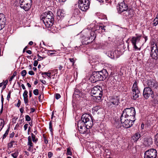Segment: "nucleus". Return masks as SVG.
I'll return each instance as SVG.
<instances>
[{"label":"nucleus","mask_w":158,"mask_h":158,"mask_svg":"<svg viewBox=\"0 0 158 158\" xmlns=\"http://www.w3.org/2000/svg\"><path fill=\"white\" fill-rule=\"evenodd\" d=\"M93 123L92 118L89 114H83L81 119L78 122L77 127L80 132L81 134L85 133L87 129H89L92 126Z\"/></svg>","instance_id":"1"},{"label":"nucleus","mask_w":158,"mask_h":158,"mask_svg":"<svg viewBox=\"0 0 158 158\" xmlns=\"http://www.w3.org/2000/svg\"><path fill=\"white\" fill-rule=\"evenodd\" d=\"M108 73L106 69H103L100 71H94L91 76L89 79L93 83L99 81H104L107 78Z\"/></svg>","instance_id":"2"},{"label":"nucleus","mask_w":158,"mask_h":158,"mask_svg":"<svg viewBox=\"0 0 158 158\" xmlns=\"http://www.w3.org/2000/svg\"><path fill=\"white\" fill-rule=\"evenodd\" d=\"M40 19L48 28L52 26L54 22V15L50 11L45 12L43 15H41Z\"/></svg>","instance_id":"3"},{"label":"nucleus","mask_w":158,"mask_h":158,"mask_svg":"<svg viewBox=\"0 0 158 158\" xmlns=\"http://www.w3.org/2000/svg\"><path fill=\"white\" fill-rule=\"evenodd\" d=\"M92 96L94 98V99L97 102L101 100L102 95V89L101 86L97 85L94 87L91 90Z\"/></svg>","instance_id":"4"},{"label":"nucleus","mask_w":158,"mask_h":158,"mask_svg":"<svg viewBox=\"0 0 158 158\" xmlns=\"http://www.w3.org/2000/svg\"><path fill=\"white\" fill-rule=\"evenodd\" d=\"M135 109L133 107L127 108L124 109L121 116L130 119L131 118L135 119Z\"/></svg>","instance_id":"5"},{"label":"nucleus","mask_w":158,"mask_h":158,"mask_svg":"<svg viewBox=\"0 0 158 158\" xmlns=\"http://www.w3.org/2000/svg\"><path fill=\"white\" fill-rule=\"evenodd\" d=\"M130 119L125 117L121 116L120 121L124 127L128 128L133 125L135 119L131 118Z\"/></svg>","instance_id":"6"},{"label":"nucleus","mask_w":158,"mask_h":158,"mask_svg":"<svg viewBox=\"0 0 158 158\" xmlns=\"http://www.w3.org/2000/svg\"><path fill=\"white\" fill-rule=\"evenodd\" d=\"M89 0H79L78 7L83 11H86L89 8Z\"/></svg>","instance_id":"7"},{"label":"nucleus","mask_w":158,"mask_h":158,"mask_svg":"<svg viewBox=\"0 0 158 158\" xmlns=\"http://www.w3.org/2000/svg\"><path fill=\"white\" fill-rule=\"evenodd\" d=\"M32 0H19L20 7L25 10L28 11L31 7Z\"/></svg>","instance_id":"8"},{"label":"nucleus","mask_w":158,"mask_h":158,"mask_svg":"<svg viewBox=\"0 0 158 158\" xmlns=\"http://www.w3.org/2000/svg\"><path fill=\"white\" fill-rule=\"evenodd\" d=\"M132 98L134 100L138 98L139 95V91L137 85V82L135 81L132 87Z\"/></svg>","instance_id":"9"},{"label":"nucleus","mask_w":158,"mask_h":158,"mask_svg":"<svg viewBox=\"0 0 158 158\" xmlns=\"http://www.w3.org/2000/svg\"><path fill=\"white\" fill-rule=\"evenodd\" d=\"M157 154L156 150L155 149L151 148L145 152L144 158H156Z\"/></svg>","instance_id":"10"},{"label":"nucleus","mask_w":158,"mask_h":158,"mask_svg":"<svg viewBox=\"0 0 158 158\" xmlns=\"http://www.w3.org/2000/svg\"><path fill=\"white\" fill-rule=\"evenodd\" d=\"M150 56L153 59L157 60L158 58V49L156 44H153L152 46Z\"/></svg>","instance_id":"11"},{"label":"nucleus","mask_w":158,"mask_h":158,"mask_svg":"<svg viewBox=\"0 0 158 158\" xmlns=\"http://www.w3.org/2000/svg\"><path fill=\"white\" fill-rule=\"evenodd\" d=\"M140 36L138 35L136 36H133L131 38V41L135 50H139L140 49V48H139L137 47L136 44H137L139 41L140 39Z\"/></svg>","instance_id":"12"},{"label":"nucleus","mask_w":158,"mask_h":158,"mask_svg":"<svg viewBox=\"0 0 158 158\" xmlns=\"http://www.w3.org/2000/svg\"><path fill=\"white\" fill-rule=\"evenodd\" d=\"M147 85L148 87L150 88L153 90L156 89L158 87L157 82L153 79L148 80L147 82Z\"/></svg>","instance_id":"13"},{"label":"nucleus","mask_w":158,"mask_h":158,"mask_svg":"<svg viewBox=\"0 0 158 158\" xmlns=\"http://www.w3.org/2000/svg\"><path fill=\"white\" fill-rule=\"evenodd\" d=\"M153 94L152 89L148 87L145 88L144 89L143 95L145 99H148Z\"/></svg>","instance_id":"14"},{"label":"nucleus","mask_w":158,"mask_h":158,"mask_svg":"<svg viewBox=\"0 0 158 158\" xmlns=\"http://www.w3.org/2000/svg\"><path fill=\"white\" fill-rule=\"evenodd\" d=\"M118 9L119 12L121 13L124 11H127L128 9V6L123 1L119 3Z\"/></svg>","instance_id":"15"},{"label":"nucleus","mask_w":158,"mask_h":158,"mask_svg":"<svg viewBox=\"0 0 158 158\" xmlns=\"http://www.w3.org/2000/svg\"><path fill=\"white\" fill-rule=\"evenodd\" d=\"M6 22L4 15L2 13H0V31L4 27Z\"/></svg>","instance_id":"16"},{"label":"nucleus","mask_w":158,"mask_h":158,"mask_svg":"<svg viewBox=\"0 0 158 158\" xmlns=\"http://www.w3.org/2000/svg\"><path fill=\"white\" fill-rule=\"evenodd\" d=\"M65 15L64 11L61 9H59L56 13V17L57 19H61L63 18Z\"/></svg>","instance_id":"17"},{"label":"nucleus","mask_w":158,"mask_h":158,"mask_svg":"<svg viewBox=\"0 0 158 158\" xmlns=\"http://www.w3.org/2000/svg\"><path fill=\"white\" fill-rule=\"evenodd\" d=\"M28 92L26 90H25L23 94V99L24 103L27 106H29V105L28 104Z\"/></svg>","instance_id":"18"},{"label":"nucleus","mask_w":158,"mask_h":158,"mask_svg":"<svg viewBox=\"0 0 158 158\" xmlns=\"http://www.w3.org/2000/svg\"><path fill=\"white\" fill-rule=\"evenodd\" d=\"M109 102L110 105H113L115 106L118 105L119 103L118 100L117 98H112Z\"/></svg>","instance_id":"19"},{"label":"nucleus","mask_w":158,"mask_h":158,"mask_svg":"<svg viewBox=\"0 0 158 158\" xmlns=\"http://www.w3.org/2000/svg\"><path fill=\"white\" fill-rule=\"evenodd\" d=\"M144 143L147 146H150L152 143V139L150 137L145 138Z\"/></svg>","instance_id":"20"},{"label":"nucleus","mask_w":158,"mask_h":158,"mask_svg":"<svg viewBox=\"0 0 158 158\" xmlns=\"http://www.w3.org/2000/svg\"><path fill=\"white\" fill-rule=\"evenodd\" d=\"M90 36L89 37L88 40H89L87 44H89L92 42L96 37V35L95 32L94 31H91L90 33Z\"/></svg>","instance_id":"21"},{"label":"nucleus","mask_w":158,"mask_h":158,"mask_svg":"<svg viewBox=\"0 0 158 158\" xmlns=\"http://www.w3.org/2000/svg\"><path fill=\"white\" fill-rule=\"evenodd\" d=\"M27 145L29 146L28 149L29 151H30L31 148H33V144L32 142L31 136H30L28 137Z\"/></svg>","instance_id":"22"},{"label":"nucleus","mask_w":158,"mask_h":158,"mask_svg":"<svg viewBox=\"0 0 158 158\" xmlns=\"http://www.w3.org/2000/svg\"><path fill=\"white\" fill-rule=\"evenodd\" d=\"M140 134L136 133L132 137V140L134 142H136L140 137Z\"/></svg>","instance_id":"23"},{"label":"nucleus","mask_w":158,"mask_h":158,"mask_svg":"<svg viewBox=\"0 0 158 158\" xmlns=\"http://www.w3.org/2000/svg\"><path fill=\"white\" fill-rule=\"evenodd\" d=\"M153 25L156 26L158 24V14L156 15V17L153 21Z\"/></svg>","instance_id":"24"},{"label":"nucleus","mask_w":158,"mask_h":158,"mask_svg":"<svg viewBox=\"0 0 158 158\" xmlns=\"http://www.w3.org/2000/svg\"><path fill=\"white\" fill-rule=\"evenodd\" d=\"M31 140H32V141L33 142L36 143L38 141V138L36 137V136L33 133H31Z\"/></svg>","instance_id":"25"},{"label":"nucleus","mask_w":158,"mask_h":158,"mask_svg":"<svg viewBox=\"0 0 158 158\" xmlns=\"http://www.w3.org/2000/svg\"><path fill=\"white\" fill-rule=\"evenodd\" d=\"M4 125V122L3 120L0 119V131L3 127Z\"/></svg>","instance_id":"26"},{"label":"nucleus","mask_w":158,"mask_h":158,"mask_svg":"<svg viewBox=\"0 0 158 158\" xmlns=\"http://www.w3.org/2000/svg\"><path fill=\"white\" fill-rule=\"evenodd\" d=\"M154 140L155 143L157 146H158V133L155 135Z\"/></svg>","instance_id":"27"},{"label":"nucleus","mask_w":158,"mask_h":158,"mask_svg":"<svg viewBox=\"0 0 158 158\" xmlns=\"http://www.w3.org/2000/svg\"><path fill=\"white\" fill-rule=\"evenodd\" d=\"M74 94H75L78 95L79 96H81L82 94L81 92L79 90L77 89L75 90L74 92Z\"/></svg>","instance_id":"28"},{"label":"nucleus","mask_w":158,"mask_h":158,"mask_svg":"<svg viewBox=\"0 0 158 158\" xmlns=\"http://www.w3.org/2000/svg\"><path fill=\"white\" fill-rule=\"evenodd\" d=\"M16 142L15 141H11L10 143L8 144V147L9 148H11L13 147V144Z\"/></svg>","instance_id":"29"},{"label":"nucleus","mask_w":158,"mask_h":158,"mask_svg":"<svg viewBox=\"0 0 158 158\" xmlns=\"http://www.w3.org/2000/svg\"><path fill=\"white\" fill-rule=\"evenodd\" d=\"M66 154L68 155L71 156L72 155V152L70 148H67Z\"/></svg>","instance_id":"30"},{"label":"nucleus","mask_w":158,"mask_h":158,"mask_svg":"<svg viewBox=\"0 0 158 158\" xmlns=\"http://www.w3.org/2000/svg\"><path fill=\"white\" fill-rule=\"evenodd\" d=\"M19 154V153L18 152H15V153H12L11 155V156L14 157H17L18 156Z\"/></svg>","instance_id":"31"},{"label":"nucleus","mask_w":158,"mask_h":158,"mask_svg":"<svg viewBox=\"0 0 158 158\" xmlns=\"http://www.w3.org/2000/svg\"><path fill=\"white\" fill-rule=\"evenodd\" d=\"M51 74V73H50L48 72H42L41 73V74L42 75H46L49 77H50Z\"/></svg>","instance_id":"32"},{"label":"nucleus","mask_w":158,"mask_h":158,"mask_svg":"<svg viewBox=\"0 0 158 158\" xmlns=\"http://www.w3.org/2000/svg\"><path fill=\"white\" fill-rule=\"evenodd\" d=\"M26 74H27V72H26V71L25 70H24L22 71L21 72V75L23 77H25L26 76Z\"/></svg>","instance_id":"33"},{"label":"nucleus","mask_w":158,"mask_h":158,"mask_svg":"<svg viewBox=\"0 0 158 158\" xmlns=\"http://www.w3.org/2000/svg\"><path fill=\"white\" fill-rule=\"evenodd\" d=\"M34 94L35 95H37L39 94V90L38 89H35L33 91Z\"/></svg>","instance_id":"34"},{"label":"nucleus","mask_w":158,"mask_h":158,"mask_svg":"<svg viewBox=\"0 0 158 158\" xmlns=\"http://www.w3.org/2000/svg\"><path fill=\"white\" fill-rule=\"evenodd\" d=\"M49 129L50 131L52 132V123L51 122H50L49 123Z\"/></svg>","instance_id":"35"},{"label":"nucleus","mask_w":158,"mask_h":158,"mask_svg":"<svg viewBox=\"0 0 158 158\" xmlns=\"http://www.w3.org/2000/svg\"><path fill=\"white\" fill-rule=\"evenodd\" d=\"M26 121H29L31 120L30 117L28 115H27L25 116Z\"/></svg>","instance_id":"36"},{"label":"nucleus","mask_w":158,"mask_h":158,"mask_svg":"<svg viewBox=\"0 0 158 158\" xmlns=\"http://www.w3.org/2000/svg\"><path fill=\"white\" fill-rule=\"evenodd\" d=\"M11 91H10L9 93H8V94L7 96V100L8 101H9V99L10 97V94H11Z\"/></svg>","instance_id":"37"},{"label":"nucleus","mask_w":158,"mask_h":158,"mask_svg":"<svg viewBox=\"0 0 158 158\" xmlns=\"http://www.w3.org/2000/svg\"><path fill=\"white\" fill-rule=\"evenodd\" d=\"M53 156V153L51 152H49L48 153V157L49 158H51Z\"/></svg>","instance_id":"38"},{"label":"nucleus","mask_w":158,"mask_h":158,"mask_svg":"<svg viewBox=\"0 0 158 158\" xmlns=\"http://www.w3.org/2000/svg\"><path fill=\"white\" fill-rule=\"evenodd\" d=\"M60 97V95L59 94H56L55 95V98L56 99H58Z\"/></svg>","instance_id":"39"},{"label":"nucleus","mask_w":158,"mask_h":158,"mask_svg":"<svg viewBox=\"0 0 158 158\" xmlns=\"http://www.w3.org/2000/svg\"><path fill=\"white\" fill-rule=\"evenodd\" d=\"M99 109H100L99 106H96L94 107V110L96 111H97Z\"/></svg>","instance_id":"40"},{"label":"nucleus","mask_w":158,"mask_h":158,"mask_svg":"<svg viewBox=\"0 0 158 158\" xmlns=\"http://www.w3.org/2000/svg\"><path fill=\"white\" fill-rule=\"evenodd\" d=\"M69 60L72 63V65H73L75 62L74 60V59L73 58H69Z\"/></svg>","instance_id":"41"},{"label":"nucleus","mask_w":158,"mask_h":158,"mask_svg":"<svg viewBox=\"0 0 158 158\" xmlns=\"http://www.w3.org/2000/svg\"><path fill=\"white\" fill-rule=\"evenodd\" d=\"M47 51V54H48V56H50V52H54L55 51V50H48Z\"/></svg>","instance_id":"42"},{"label":"nucleus","mask_w":158,"mask_h":158,"mask_svg":"<svg viewBox=\"0 0 158 158\" xmlns=\"http://www.w3.org/2000/svg\"><path fill=\"white\" fill-rule=\"evenodd\" d=\"M28 124L27 123H26L24 125V131L26 130L27 129L28 127Z\"/></svg>","instance_id":"43"},{"label":"nucleus","mask_w":158,"mask_h":158,"mask_svg":"<svg viewBox=\"0 0 158 158\" xmlns=\"http://www.w3.org/2000/svg\"><path fill=\"white\" fill-rule=\"evenodd\" d=\"M105 26H99V28H101V29L102 30H103L104 31H105L106 29H105Z\"/></svg>","instance_id":"44"},{"label":"nucleus","mask_w":158,"mask_h":158,"mask_svg":"<svg viewBox=\"0 0 158 158\" xmlns=\"http://www.w3.org/2000/svg\"><path fill=\"white\" fill-rule=\"evenodd\" d=\"M37 56L38 57V58L37 60L38 61H40L43 60V58H42V57L40 56L39 54L37 55Z\"/></svg>","instance_id":"45"},{"label":"nucleus","mask_w":158,"mask_h":158,"mask_svg":"<svg viewBox=\"0 0 158 158\" xmlns=\"http://www.w3.org/2000/svg\"><path fill=\"white\" fill-rule=\"evenodd\" d=\"M38 60H35L34 62V63L33 64V65L35 67V66H36L37 65H38Z\"/></svg>","instance_id":"46"},{"label":"nucleus","mask_w":158,"mask_h":158,"mask_svg":"<svg viewBox=\"0 0 158 158\" xmlns=\"http://www.w3.org/2000/svg\"><path fill=\"white\" fill-rule=\"evenodd\" d=\"M21 101L20 100H18V103L17 104L16 106L18 107H19L21 104Z\"/></svg>","instance_id":"47"},{"label":"nucleus","mask_w":158,"mask_h":158,"mask_svg":"<svg viewBox=\"0 0 158 158\" xmlns=\"http://www.w3.org/2000/svg\"><path fill=\"white\" fill-rule=\"evenodd\" d=\"M28 74L30 75H32L34 74V73L32 71H29Z\"/></svg>","instance_id":"48"},{"label":"nucleus","mask_w":158,"mask_h":158,"mask_svg":"<svg viewBox=\"0 0 158 158\" xmlns=\"http://www.w3.org/2000/svg\"><path fill=\"white\" fill-rule=\"evenodd\" d=\"M44 141L45 143L46 144L48 143V140L44 136Z\"/></svg>","instance_id":"49"},{"label":"nucleus","mask_w":158,"mask_h":158,"mask_svg":"<svg viewBox=\"0 0 158 158\" xmlns=\"http://www.w3.org/2000/svg\"><path fill=\"white\" fill-rule=\"evenodd\" d=\"M52 52L50 53V56H52V55L56 54V52L55 50V51H54V52Z\"/></svg>","instance_id":"50"},{"label":"nucleus","mask_w":158,"mask_h":158,"mask_svg":"<svg viewBox=\"0 0 158 158\" xmlns=\"http://www.w3.org/2000/svg\"><path fill=\"white\" fill-rule=\"evenodd\" d=\"M14 132H13L12 133L10 134V138H12L14 136Z\"/></svg>","instance_id":"51"},{"label":"nucleus","mask_w":158,"mask_h":158,"mask_svg":"<svg viewBox=\"0 0 158 158\" xmlns=\"http://www.w3.org/2000/svg\"><path fill=\"white\" fill-rule=\"evenodd\" d=\"M15 77L13 75L12 76H11V77H10V78L9 79V81L11 82V81L14 78V77ZM11 82H10V83Z\"/></svg>","instance_id":"52"},{"label":"nucleus","mask_w":158,"mask_h":158,"mask_svg":"<svg viewBox=\"0 0 158 158\" xmlns=\"http://www.w3.org/2000/svg\"><path fill=\"white\" fill-rule=\"evenodd\" d=\"M4 99L3 98V95H2V97H1V102H2V105H3Z\"/></svg>","instance_id":"53"},{"label":"nucleus","mask_w":158,"mask_h":158,"mask_svg":"<svg viewBox=\"0 0 158 158\" xmlns=\"http://www.w3.org/2000/svg\"><path fill=\"white\" fill-rule=\"evenodd\" d=\"M40 81L43 84H45L46 83V81H45L44 80H40Z\"/></svg>","instance_id":"54"},{"label":"nucleus","mask_w":158,"mask_h":158,"mask_svg":"<svg viewBox=\"0 0 158 158\" xmlns=\"http://www.w3.org/2000/svg\"><path fill=\"white\" fill-rule=\"evenodd\" d=\"M20 111L21 113L22 114L23 113V111H24V109L23 108H20Z\"/></svg>","instance_id":"55"},{"label":"nucleus","mask_w":158,"mask_h":158,"mask_svg":"<svg viewBox=\"0 0 158 158\" xmlns=\"http://www.w3.org/2000/svg\"><path fill=\"white\" fill-rule=\"evenodd\" d=\"M35 109L34 108H31V113H33L35 111Z\"/></svg>","instance_id":"56"},{"label":"nucleus","mask_w":158,"mask_h":158,"mask_svg":"<svg viewBox=\"0 0 158 158\" xmlns=\"http://www.w3.org/2000/svg\"><path fill=\"white\" fill-rule=\"evenodd\" d=\"M26 52L29 54H31V52L30 50H28L26 51Z\"/></svg>","instance_id":"57"},{"label":"nucleus","mask_w":158,"mask_h":158,"mask_svg":"<svg viewBox=\"0 0 158 158\" xmlns=\"http://www.w3.org/2000/svg\"><path fill=\"white\" fill-rule=\"evenodd\" d=\"M9 128H8V129L6 130V132L5 133L6 135H8L9 132Z\"/></svg>","instance_id":"58"},{"label":"nucleus","mask_w":158,"mask_h":158,"mask_svg":"<svg viewBox=\"0 0 158 158\" xmlns=\"http://www.w3.org/2000/svg\"><path fill=\"white\" fill-rule=\"evenodd\" d=\"M21 87L23 89H26L25 87L24 84H22L21 85Z\"/></svg>","instance_id":"59"},{"label":"nucleus","mask_w":158,"mask_h":158,"mask_svg":"<svg viewBox=\"0 0 158 158\" xmlns=\"http://www.w3.org/2000/svg\"><path fill=\"white\" fill-rule=\"evenodd\" d=\"M7 135L5 133L3 135V138H2V139H5L6 137V136Z\"/></svg>","instance_id":"60"},{"label":"nucleus","mask_w":158,"mask_h":158,"mask_svg":"<svg viewBox=\"0 0 158 158\" xmlns=\"http://www.w3.org/2000/svg\"><path fill=\"white\" fill-rule=\"evenodd\" d=\"M58 68H59V69L60 70H61L63 68V66L61 65H59Z\"/></svg>","instance_id":"61"},{"label":"nucleus","mask_w":158,"mask_h":158,"mask_svg":"<svg viewBox=\"0 0 158 158\" xmlns=\"http://www.w3.org/2000/svg\"><path fill=\"white\" fill-rule=\"evenodd\" d=\"M33 44V42L32 41H30L29 42L28 44L30 45H31Z\"/></svg>","instance_id":"62"},{"label":"nucleus","mask_w":158,"mask_h":158,"mask_svg":"<svg viewBox=\"0 0 158 158\" xmlns=\"http://www.w3.org/2000/svg\"><path fill=\"white\" fill-rule=\"evenodd\" d=\"M27 85L28 86V87L30 88L31 87V84L29 83H27Z\"/></svg>","instance_id":"63"},{"label":"nucleus","mask_w":158,"mask_h":158,"mask_svg":"<svg viewBox=\"0 0 158 158\" xmlns=\"http://www.w3.org/2000/svg\"><path fill=\"white\" fill-rule=\"evenodd\" d=\"M17 75V72L16 71H15L14 72V73L13 74V75L15 77Z\"/></svg>","instance_id":"64"}]
</instances>
